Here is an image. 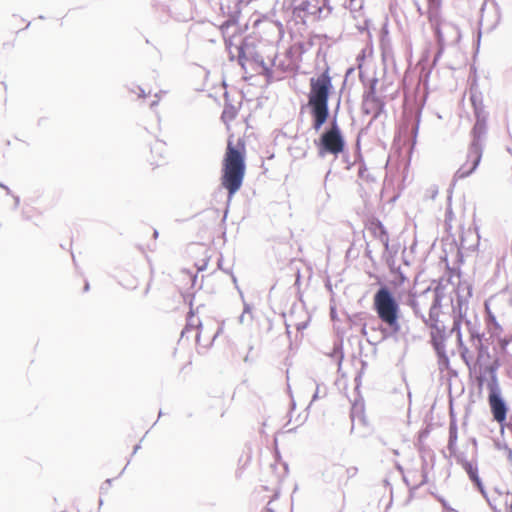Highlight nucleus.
I'll return each instance as SVG.
<instances>
[{
  "label": "nucleus",
  "mask_w": 512,
  "mask_h": 512,
  "mask_svg": "<svg viewBox=\"0 0 512 512\" xmlns=\"http://www.w3.org/2000/svg\"><path fill=\"white\" fill-rule=\"evenodd\" d=\"M246 144L244 139L233 140L230 135L222 160L221 186L227 190L231 199L242 187L246 173Z\"/></svg>",
  "instance_id": "f257e3e1"
},
{
  "label": "nucleus",
  "mask_w": 512,
  "mask_h": 512,
  "mask_svg": "<svg viewBox=\"0 0 512 512\" xmlns=\"http://www.w3.org/2000/svg\"><path fill=\"white\" fill-rule=\"evenodd\" d=\"M332 81L325 71L317 78L310 79V92L308 94V106L313 117V128L319 130L329 117L328 101Z\"/></svg>",
  "instance_id": "f03ea898"
},
{
  "label": "nucleus",
  "mask_w": 512,
  "mask_h": 512,
  "mask_svg": "<svg viewBox=\"0 0 512 512\" xmlns=\"http://www.w3.org/2000/svg\"><path fill=\"white\" fill-rule=\"evenodd\" d=\"M190 329L197 330L195 336L197 343L201 342L202 336L207 341L214 340L222 330L220 322L199 307L196 310L191 309L189 312L184 332Z\"/></svg>",
  "instance_id": "7ed1b4c3"
},
{
  "label": "nucleus",
  "mask_w": 512,
  "mask_h": 512,
  "mask_svg": "<svg viewBox=\"0 0 512 512\" xmlns=\"http://www.w3.org/2000/svg\"><path fill=\"white\" fill-rule=\"evenodd\" d=\"M373 307L382 322L391 328L398 327L399 305L386 287L375 293Z\"/></svg>",
  "instance_id": "20e7f679"
},
{
  "label": "nucleus",
  "mask_w": 512,
  "mask_h": 512,
  "mask_svg": "<svg viewBox=\"0 0 512 512\" xmlns=\"http://www.w3.org/2000/svg\"><path fill=\"white\" fill-rule=\"evenodd\" d=\"M316 145L320 156L326 154L338 156L344 152L345 140L336 121L332 122L330 128L322 133Z\"/></svg>",
  "instance_id": "39448f33"
},
{
  "label": "nucleus",
  "mask_w": 512,
  "mask_h": 512,
  "mask_svg": "<svg viewBox=\"0 0 512 512\" xmlns=\"http://www.w3.org/2000/svg\"><path fill=\"white\" fill-rule=\"evenodd\" d=\"M483 154V147L476 144H469L465 161L456 171L455 176L463 179L470 176L478 167Z\"/></svg>",
  "instance_id": "423d86ee"
},
{
  "label": "nucleus",
  "mask_w": 512,
  "mask_h": 512,
  "mask_svg": "<svg viewBox=\"0 0 512 512\" xmlns=\"http://www.w3.org/2000/svg\"><path fill=\"white\" fill-rule=\"evenodd\" d=\"M427 1V18L438 38L442 37L441 26L444 22L441 12L442 0Z\"/></svg>",
  "instance_id": "0eeeda50"
},
{
  "label": "nucleus",
  "mask_w": 512,
  "mask_h": 512,
  "mask_svg": "<svg viewBox=\"0 0 512 512\" xmlns=\"http://www.w3.org/2000/svg\"><path fill=\"white\" fill-rule=\"evenodd\" d=\"M488 400L494 419L500 424L503 423L506 420L507 407L496 389L491 390Z\"/></svg>",
  "instance_id": "6e6552de"
},
{
  "label": "nucleus",
  "mask_w": 512,
  "mask_h": 512,
  "mask_svg": "<svg viewBox=\"0 0 512 512\" xmlns=\"http://www.w3.org/2000/svg\"><path fill=\"white\" fill-rule=\"evenodd\" d=\"M365 228L378 239L385 247L389 244V235L382 222L375 218H369L365 223Z\"/></svg>",
  "instance_id": "1a4fd4ad"
},
{
  "label": "nucleus",
  "mask_w": 512,
  "mask_h": 512,
  "mask_svg": "<svg viewBox=\"0 0 512 512\" xmlns=\"http://www.w3.org/2000/svg\"><path fill=\"white\" fill-rule=\"evenodd\" d=\"M486 130H487L486 116L481 115L480 112H477L476 122L471 130L470 144H476L477 146L483 147L484 136L486 134Z\"/></svg>",
  "instance_id": "9d476101"
},
{
  "label": "nucleus",
  "mask_w": 512,
  "mask_h": 512,
  "mask_svg": "<svg viewBox=\"0 0 512 512\" xmlns=\"http://www.w3.org/2000/svg\"><path fill=\"white\" fill-rule=\"evenodd\" d=\"M165 152H166L165 144L163 142L157 140L151 146L150 155L147 158V161L153 167L162 166L166 162Z\"/></svg>",
  "instance_id": "9b49d317"
},
{
  "label": "nucleus",
  "mask_w": 512,
  "mask_h": 512,
  "mask_svg": "<svg viewBox=\"0 0 512 512\" xmlns=\"http://www.w3.org/2000/svg\"><path fill=\"white\" fill-rule=\"evenodd\" d=\"M432 327L436 329V333H432V343L438 354L444 355L445 345L443 333L436 325H433Z\"/></svg>",
  "instance_id": "f8f14e48"
},
{
  "label": "nucleus",
  "mask_w": 512,
  "mask_h": 512,
  "mask_svg": "<svg viewBox=\"0 0 512 512\" xmlns=\"http://www.w3.org/2000/svg\"><path fill=\"white\" fill-rule=\"evenodd\" d=\"M237 115H238V111L234 106L227 105L224 107V110L221 115V119L227 125L228 129H229L230 123L236 119Z\"/></svg>",
  "instance_id": "ddd939ff"
},
{
  "label": "nucleus",
  "mask_w": 512,
  "mask_h": 512,
  "mask_svg": "<svg viewBox=\"0 0 512 512\" xmlns=\"http://www.w3.org/2000/svg\"><path fill=\"white\" fill-rule=\"evenodd\" d=\"M457 439H458L457 426L455 424H451L449 427V442H448V447L450 450L456 445Z\"/></svg>",
  "instance_id": "4468645a"
},
{
  "label": "nucleus",
  "mask_w": 512,
  "mask_h": 512,
  "mask_svg": "<svg viewBox=\"0 0 512 512\" xmlns=\"http://www.w3.org/2000/svg\"><path fill=\"white\" fill-rule=\"evenodd\" d=\"M470 99L474 108L475 116L477 117V112H480L481 115H484L481 99L477 95H472Z\"/></svg>",
  "instance_id": "2eb2a0df"
},
{
  "label": "nucleus",
  "mask_w": 512,
  "mask_h": 512,
  "mask_svg": "<svg viewBox=\"0 0 512 512\" xmlns=\"http://www.w3.org/2000/svg\"><path fill=\"white\" fill-rule=\"evenodd\" d=\"M466 470L470 477V479L477 484V486H480V479L478 477L477 470L472 467L471 464H466Z\"/></svg>",
  "instance_id": "dca6fc26"
},
{
  "label": "nucleus",
  "mask_w": 512,
  "mask_h": 512,
  "mask_svg": "<svg viewBox=\"0 0 512 512\" xmlns=\"http://www.w3.org/2000/svg\"><path fill=\"white\" fill-rule=\"evenodd\" d=\"M472 338L477 340V345H476L477 350H478L477 360L480 361L481 358H482V355H483V353L485 351V347H484V345L482 343V339L480 338V336H478V335L474 336L473 335Z\"/></svg>",
  "instance_id": "f3484780"
},
{
  "label": "nucleus",
  "mask_w": 512,
  "mask_h": 512,
  "mask_svg": "<svg viewBox=\"0 0 512 512\" xmlns=\"http://www.w3.org/2000/svg\"><path fill=\"white\" fill-rule=\"evenodd\" d=\"M461 357L464 360V362L469 365L470 361L472 360V355L467 347H460Z\"/></svg>",
  "instance_id": "a211bd4d"
},
{
  "label": "nucleus",
  "mask_w": 512,
  "mask_h": 512,
  "mask_svg": "<svg viewBox=\"0 0 512 512\" xmlns=\"http://www.w3.org/2000/svg\"><path fill=\"white\" fill-rule=\"evenodd\" d=\"M505 508L509 512H512V494L511 493H506V495H505Z\"/></svg>",
  "instance_id": "6ab92c4d"
},
{
  "label": "nucleus",
  "mask_w": 512,
  "mask_h": 512,
  "mask_svg": "<svg viewBox=\"0 0 512 512\" xmlns=\"http://www.w3.org/2000/svg\"><path fill=\"white\" fill-rule=\"evenodd\" d=\"M206 268V263H203L202 265L198 266V270H204Z\"/></svg>",
  "instance_id": "aec40b11"
}]
</instances>
